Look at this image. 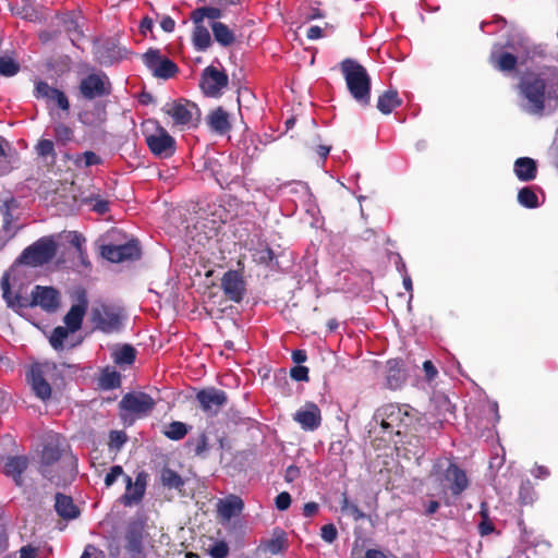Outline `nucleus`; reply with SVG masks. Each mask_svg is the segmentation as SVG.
Returning a JSON list of instances; mask_svg holds the SVG:
<instances>
[{"label": "nucleus", "mask_w": 558, "mask_h": 558, "mask_svg": "<svg viewBox=\"0 0 558 558\" xmlns=\"http://www.w3.org/2000/svg\"><path fill=\"white\" fill-rule=\"evenodd\" d=\"M0 287L2 290V298L7 305L11 308H26L32 307V298L23 296L21 293L13 294L11 292L9 275L5 274L0 280Z\"/></svg>", "instance_id": "nucleus-23"}, {"label": "nucleus", "mask_w": 558, "mask_h": 558, "mask_svg": "<svg viewBox=\"0 0 558 558\" xmlns=\"http://www.w3.org/2000/svg\"><path fill=\"white\" fill-rule=\"evenodd\" d=\"M320 536L327 543H332L338 537V531L332 523H328L322 526Z\"/></svg>", "instance_id": "nucleus-54"}, {"label": "nucleus", "mask_w": 558, "mask_h": 558, "mask_svg": "<svg viewBox=\"0 0 558 558\" xmlns=\"http://www.w3.org/2000/svg\"><path fill=\"white\" fill-rule=\"evenodd\" d=\"M207 123L211 131L220 135H225L231 130L229 114L222 107L216 108L207 116Z\"/></svg>", "instance_id": "nucleus-28"}, {"label": "nucleus", "mask_w": 558, "mask_h": 558, "mask_svg": "<svg viewBox=\"0 0 558 558\" xmlns=\"http://www.w3.org/2000/svg\"><path fill=\"white\" fill-rule=\"evenodd\" d=\"M244 508L243 500L235 495H231L225 500L220 501L219 512L226 519H231L239 515Z\"/></svg>", "instance_id": "nucleus-34"}, {"label": "nucleus", "mask_w": 558, "mask_h": 558, "mask_svg": "<svg viewBox=\"0 0 558 558\" xmlns=\"http://www.w3.org/2000/svg\"><path fill=\"white\" fill-rule=\"evenodd\" d=\"M535 490L532 482L525 480L521 483L519 488V500L521 505H532L535 499Z\"/></svg>", "instance_id": "nucleus-47"}, {"label": "nucleus", "mask_w": 558, "mask_h": 558, "mask_svg": "<svg viewBox=\"0 0 558 558\" xmlns=\"http://www.w3.org/2000/svg\"><path fill=\"white\" fill-rule=\"evenodd\" d=\"M59 304V291L52 287L36 286L32 291V307L38 305L45 311L53 312Z\"/></svg>", "instance_id": "nucleus-20"}, {"label": "nucleus", "mask_w": 558, "mask_h": 558, "mask_svg": "<svg viewBox=\"0 0 558 558\" xmlns=\"http://www.w3.org/2000/svg\"><path fill=\"white\" fill-rule=\"evenodd\" d=\"M300 476V469L295 465H289L286 470L284 480L288 483H292Z\"/></svg>", "instance_id": "nucleus-64"}, {"label": "nucleus", "mask_w": 558, "mask_h": 558, "mask_svg": "<svg viewBox=\"0 0 558 558\" xmlns=\"http://www.w3.org/2000/svg\"><path fill=\"white\" fill-rule=\"evenodd\" d=\"M143 61L158 78L168 80L179 72L178 65L168 57L162 56L159 49H148L143 54Z\"/></svg>", "instance_id": "nucleus-11"}, {"label": "nucleus", "mask_w": 558, "mask_h": 558, "mask_svg": "<svg viewBox=\"0 0 558 558\" xmlns=\"http://www.w3.org/2000/svg\"><path fill=\"white\" fill-rule=\"evenodd\" d=\"M77 88L80 95L85 100L107 97L112 93L110 78L102 71L93 72L84 76L80 81Z\"/></svg>", "instance_id": "nucleus-7"}, {"label": "nucleus", "mask_w": 558, "mask_h": 558, "mask_svg": "<svg viewBox=\"0 0 558 558\" xmlns=\"http://www.w3.org/2000/svg\"><path fill=\"white\" fill-rule=\"evenodd\" d=\"M520 96L526 101L523 109L533 116H543L546 99L558 100V76L547 83L541 74L529 72L518 84Z\"/></svg>", "instance_id": "nucleus-2"}, {"label": "nucleus", "mask_w": 558, "mask_h": 558, "mask_svg": "<svg viewBox=\"0 0 558 558\" xmlns=\"http://www.w3.org/2000/svg\"><path fill=\"white\" fill-rule=\"evenodd\" d=\"M222 11L216 7H201L191 12L190 19L193 23H203L204 19L218 20Z\"/></svg>", "instance_id": "nucleus-40"}, {"label": "nucleus", "mask_w": 558, "mask_h": 558, "mask_svg": "<svg viewBox=\"0 0 558 558\" xmlns=\"http://www.w3.org/2000/svg\"><path fill=\"white\" fill-rule=\"evenodd\" d=\"M57 243L52 236H43L27 246L19 257V262L32 267L43 266L56 256Z\"/></svg>", "instance_id": "nucleus-5"}, {"label": "nucleus", "mask_w": 558, "mask_h": 558, "mask_svg": "<svg viewBox=\"0 0 558 558\" xmlns=\"http://www.w3.org/2000/svg\"><path fill=\"white\" fill-rule=\"evenodd\" d=\"M3 137L0 136V177L8 174L12 169L3 147Z\"/></svg>", "instance_id": "nucleus-57"}, {"label": "nucleus", "mask_w": 558, "mask_h": 558, "mask_svg": "<svg viewBox=\"0 0 558 558\" xmlns=\"http://www.w3.org/2000/svg\"><path fill=\"white\" fill-rule=\"evenodd\" d=\"M341 511L351 515L354 521H360L365 518L364 512L357 507V505L351 502L345 494L341 500Z\"/></svg>", "instance_id": "nucleus-48"}, {"label": "nucleus", "mask_w": 558, "mask_h": 558, "mask_svg": "<svg viewBox=\"0 0 558 558\" xmlns=\"http://www.w3.org/2000/svg\"><path fill=\"white\" fill-rule=\"evenodd\" d=\"M13 202H14V199L12 198L10 202L9 201L3 202V204L0 206V211L3 215L5 229L9 227V225L11 223V220H12V215L10 213V203H13Z\"/></svg>", "instance_id": "nucleus-60"}, {"label": "nucleus", "mask_w": 558, "mask_h": 558, "mask_svg": "<svg viewBox=\"0 0 558 558\" xmlns=\"http://www.w3.org/2000/svg\"><path fill=\"white\" fill-rule=\"evenodd\" d=\"M413 420L414 414L408 404H384L374 413V421L389 436L405 434Z\"/></svg>", "instance_id": "nucleus-4"}, {"label": "nucleus", "mask_w": 558, "mask_h": 558, "mask_svg": "<svg viewBox=\"0 0 558 558\" xmlns=\"http://www.w3.org/2000/svg\"><path fill=\"white\" fill-rule=\"evenodd\" d=\"M480 513L482 521L478 524V532L482 536L489 535L495 530L494 523L490 521L486 509L482 508Z\"/></svg>", "instance_id": "nucleus-51"}, {"label": "nucleus", "mask_w": 558, "mask_h": 558, "mask_svg": "<svg viewBox=\"0 0 558 558\" xmlns=\"http://www.w3.org/2000/svg\"><path fill=\"white\" fill-rule=\"evenodd\" d=\"M101 256L111 263L136 260L142 251L137 240H130L121 245L106 244L101 246Z\"/></svg>", "instance_id": "nucleus-13"}, {"label": "nucleus", "mask_w": 558, "mask_h": 558, "mask_svg": "<svg viewBox=\"0 0 558 558\" xmlns=\"http://www.w3.org/2000/svg\"><path fill=\"white\" fill-rule=\"evenodd\" d=\"M228 84V74L223 70H218L214 65L205 68L201 74L199 88L207 97H220L222 95V89L226 88Z\"/></svg>", "instance_id": "nucleus-9"}, {"label": "nucleus", "mask_w": 558, "mask_h": 558, "mask_svg": "<svg viewBox=\"0 0 558 558\" xmlns=\"http://www.w3.org/2000/svg\"><path fill=\"white\" fill-rule=\"evenodd\" d=\"M33 95L36 99L45 100L48 109L53 105V107L69 114L71 105L66 94L57 87L50 86L46 81L37 80L35 82Z\"/></svg>", "instance_id": "nucleus-10"}, {"label": "nucleus", "mask_w": 558, "mask_h": 558, "mask_svg": "<svg viewBox=\"0 0 558 558\" xmlns=\"http://www.w3.org/2000/svg\"><path fill=\"white\" fill-rule=\"evenodd\" d=\"M518 202L526 208L538 207V197L534 190L530 186H524L518 192Z\"/></svg>", "instance_id": "nucleus-45"}, {"label": "nucleus", "mask_w": 558, "mask_h": 558, "mask_svg": "<svg viewBox=\"0 0 558 558\" xmlns=\"http://www.w3.org/2000/svg\"><path fill=\"white\" fill-rule=\"evenodd\" d=\"M386 386L389 389H399L405 381V372L402 367V361L392 359L387 362Z\"/></svg>", "instance_id": "nucleus-26"}, {"label": "nucleus", "mask_w": 558, "mask_h": 558, "mask_svg": "<svg viewBox=\"0 0 558 558\" xmlns=\"http://www.w3.org/2000/svg\"><path fill=\"white\" fill-rule=\"evenodd\" d=\"M21 70V64L15 58V52H5L0 56V76L12 77Z\"/></svg>", "instance_id": "nucleus-35"}, {"label": "nucleus", "mask_w": 558, "mask_h": 558, "mask_svg": "<svg viewBox=\"0 0 558 558\" xmlns=\"http://www.w3.org/2000/svg\"><path fill=\"white\" fill-rule=\"evenodd\" d=\"M229 554V547L228 545L220 541V542H217L215 543L210 548H209V555L213 557V558H226Z\"/></svg>", "instance_id": "nucleus-53"}, {"label": "nucleus", "mask_w": 558, "mask_h": 558, "mask_svg": "<svg viewBox=\"0 0 558 558\" xmlns=\"http://www.w3.org/2000/svg\"><path fill=\"white\" fill-rule=\"evenodd\" d=\"M87 311V300L82 298L78 303L71 306L65 314L63 322L68 328L73 332L81 329L84 316Z\"/></svg>", "instance_id": "nucleus-25"}, {"label": "nucleus", "mask_w": 558, "mask_h": 558, "mask_svg": "<svg viewBox=\"0 0 558 558\" xmlns=\"http://www.w3.org/2000/svg\"><path fill=\"white\" fill-rule=\"evenodd\" d=\"M490 63L501 72H511L518 65V58L511 52L500 51L490 56Z\"/></svg>", "instance_id": "nucleus-33"}, {"label": "nucleus", "mask_w": 558, "mask_h": 558, "mask_svg": "<svg viewBox=\"0 0 558 558\" xmlns=\"http://www.w3.org/2000/svg\"><path fill=\"white\" fill-rule=\"evenodd\" d=\"M126 434L122 430H111L109 434V446L119 450L126 442Z\"/></svg>", "instance_id": "nucleus-52"}, {"label": "nucleus", "mask_w": 558, "mask_h": 558, "mask_svg": "<svg viewBox=\"0 0 558 558\" xmlns=\"http://www.w3.org/2000/svg\"><path fill=\"white\" fill-rule=\"evenodd\" d=\"M221 289L225 296L234 302L240 303L246 294V282L240 270H228L221 278Z\"/></svg>", "instance_id": "nucleus-15"}, {"label": "nucleus", "mask_w": 558, "mask_h": 558, "mask_svg": "<svg viewBox=\"0 0 558 558\" xmlns=\"http://www.w3.org/2000/svg\"><path fill=\"white\" fill-rule=\"evenodd\" d=\"M192 44L197 51H206L211 45L210 33L203 23H193Z\"/></svg>", "instance_id": "nucleus-32"}, {"label": "nucleus", "mask_w": 558, "mask_h": 558, "mask_svg": "<svg viewBox=\"0 0 558 558\" xmlns=\"http://www.w3.org/2000/svg\"><path fill=\"white\" fill-rule=\"evenodd\" d=\"M70 333H72V331L66 326L56 327L52 330L51 336L49 337V342L51 347L57 351L64 350V348L66 347L65 341Z\"/></svg>", "instance_id": "nucleus-42"}, {"label": "nucleus", "mask_w": 558, "mask_h": 558, "mask_svg": "<svg viewBox=\"0 0 558 558\" xmlns=\"http://www.w3.org/2000/svg\"><path fill=\"white\" fill-rule=\"evenodd\" d=\"M166 113L169 114L175 125L194 126V113L198 114V108L194 104L173 101L168 105Z\"/></svg>", "instance_id": "nucleus-18"}, {"label": "nucleus", "mask_w": 558, "mask_h": 558, "mask_svg": "<svg viewBox=\"0 0 558 558\" xmlns=\"http://www.w3.org/2000/svg\"><path fill=\"white\" fill-rule=\"evenodd\" d=\"M92 320L97 329L106 333L118 331L122 326L120 312L106 304L92 310Z\"/></svg>", "instance_id": "nucleus-12"}, {"label": "nucleus", "mask_w": 558, "mask_h": 558, "mask_svg": "<svg viewBox=\"0 0 558 558\" xmlns=\"http://www.w3.org/2000/svg\"><path fill=\"white\" fill-rule=\"evenodd\" d=\"M196 400L202 410L210 415H216L228 402L227 393L215 387L199 390Z\"/></svg>", "instance_id": "nucleus-16"}, {"label": "nucleus", "mask_w": 558, "mask_h": 558, "mask_svg": "<svg viewBox=\"0 0 558 558\" xmlns=\"http://www.w3.org/2000/svg\"><path fill=\"white\" fill-rule=\"evenodd\" d=\"M53 136L58 144L66 145L74 140V130L65 123L59 122L53 126Z\"/></svg>", "instance_id": "nucleus-43"}, {"label": "nucleus", "mask_w": 558, "mask_h": 558, "mask_svg": "<svg viewBox=\"0 0 558 558\" xmlns=\"http://www.w3.org/2000/svg\"><path fill=\"white\" fill-rule=\"evenodd\" d=\"M339 65L352 98L362 107L369 106L372 80L366 68L351 58L343 59Z\"/></svg>", "instance_id": "nucleus-3"}, {"label": "nucleus", "mask_w": 558, "mask_h": 558, "mask_svg": "<svg viewBox=\"0 0 558 558\" xmlns=\"http://www.w3.org/2000/svg\"><path fill=\"white\" fill-rule=\"evenodd\" d=\"M401 105L402 99L399 97L397 89L390 88L378 96L376 107L383 114H389Z\"/></svg>", "instance_id": "nucleus-30"}, {"label": "nucleus", "mask_w": 558, "mask_h": 558, "mask_svg": "<svg viewBox=\"0 0 558 558\" xmlns=\"http://www.w3.org/2000/svg\"><path fill=\"white\" fill-rule=\"evenodd\" d=\"M293 420L300 424L304 430H316L322 425V412L314 402H306L303 408L293 414Z\"/></svg>", "instance_id": "nucleus-19"}, {"label": "nucleus", "mask_w": 558, "mask_h": 558, "mask_svg": "<svg viewBox=\"0 0 558 558\" xmlns=\"http://www.w3.org/2000/svg\"><path fill=\"white\" fill-rule=\"evenodd\" d=\"M109 205L110 203L108 201L98 198L93 204V210L100 215H104L109 211Z\"/></svg>", "instance_id": "nucleus-62"}, {"label": "nucleus", "mask_w": 558, "mask_h": 558, "mask_svg": "<svg viewBox=\"0 0 558 558\" xmlns=\"http://www.w3.org/2000/svg\"><path fill=\"white\" fill-rule=\"evenodd\" d=\"M54 510L64 520L76 519L81 513L72 497L62 493H57L54 496Z\"/></svg>", "instance_id": "nucleus-24"}, {"label": "nucleus", "mask_w": 558, "mask_h": 558, "mask_svg": "<svg viewBox=\"0 0 558 558\" xmlns=\"http://www.w3.org/2000/svg\"><path fill=\"white\" fill-rule=\"evenodd\" d=\"M61 29H54V31H43L39 34V39L43 44H47L51 40H54L60 35Z\"/></svg>", "instance_id": "nucleus-61"}, {"label": "nucleus", "mask_w": 558, "mask_h": 558, "mask_svg": "<svg viewBox=\"0 0 558 558\" xmlns=\"http://www.w3.org/2000/svg\"><path fill=\"white\" fill-rule=\"evenodd\" d=\"M35 150L39 157L46 158L51 157L56 159L57 154L54 150V144L51 140L41 138L35 146Z\"/></svg>", "instance_id": "nucleus-49"}, {"label": "nucleus", "mask_w": 558, "mask_h": 558, "mask_svg": "<svg viewBox=\"0 0 558 558\" xmlns=\"http://www.w3.org/2000/svg\"><path fill=\"white\" fill-rule=\"evenodd\" d=\"M256 259L259 264L268 266L275 259V253L269 246H265L257 251Z\"/></svg>", "instance_id": "nucleus-56"}, {"label": "nucleus", "mask_w": 558, "mask_h": 558, "mask_svg": "<svg viewBox=\"0 0 558 558\" xmlns=\"http://www.w3.org/2000/svg\"><path fill=\"white\" fill-rule=\"evenodd\" d=\"M191 426L187 424L180 422V421H173L170 424H168L165 429L162 430V434L170 440H181L183 439L189 432L191 430Z\"/></svg>", "instance_id": "nucleus-39"}, {"label": "nucleus", "mask_w": 558, "mask_h": 558, "mask_svg": "<svg viewBox=\"0 0 558 558\" xmlns=\"http://www.w3.org/2000/svg\"><path fill=\"white\" fill-rule=\"evenodd\" d=\"M155 400L145 392H128L119 403L121 417L126 421V415L132 414L135 417L147 416L155 408Z\"/></svg>", "instance_id": "nucleus-8"}, {"label": "nucleus", "mask_w": 558, "mask_h": 558, "mask_svg": "<svg viewBox=\"0 0 558 558\" xmlns=\"http://www.w3.org/2000/svg\"><path fill=\"white\" fill-rule=\"evenodd\" d=\"M290 376L295 381H308V368L303 365H295L290 369Z\"/></svg>", "instance_id": "nucleus-55"}, {"label": "nucleus", "mask_w": 558, "mask_h": 558, "mask_svg": "<svg viewBox=\"0 0 558 558\" xmlns=\"http://www.w3.org/2000/svg\"><path fill=\"white\" fill-rule=\"evenodd\" d=\"M448 482V489L453 496L461 495L469 487V478L464 470L457 463L450 462L442 474L440 482ZM441 495H447V488H441Z\"/></svg>", "instance_id": "nucleus-17"}, {"label": "nucleus", "mask_w": 558, "mask_h": 558, "mask_svg": "<svg viewBox=\"0 0 558 558\" xmlns=\"http://www.w3.org/2000/svg\"><path fill=\"white\" fill-rule=\"evenodd\" d=\"M121 385V376L114 369H110L109 367L105 368L100 376V386L104 389H114L120 387Z\"/></svg>", "instance_id": "nucleus-46"}, {"label": "nucleus", "mask_w": 558, "mask_h": 558, "mask_svg": "<svg viewBox=\"0 0 558 558\" xmlns=\"http://www.w3.org/2000/svg\"><path fill=\"white\" fill-rule=\"evenodd\" d=\"M85 241L86 240L82 234H80L77 232H73L70 243L76 248V251L78 253L85 248V246H84Z\"/></svg>", "instance_id": "nucleus-63"}, {"label": "nucleus", "mask_w": 558, "mask_h": 558, "mask_svg": "<svg viewBox=\"0 0 558 558\" xmlns=\"http://www.w3.org/2000/svg\"><path fill=\"white\" fill-rule=\"evenodd\" d=\"M287 547V535L280 529L275 530L272 537L262 542V544L259 545V549H262L264 553H269L271 555H278L284 551Z\"/></svg>", "instance_id": "nucleus-29"}, {"label": "nucleus", "mask_w": 558, "mask_h": 558, "mask_svg": "<svg viewBox=\"0 0 558 558\" xmlns=\"http://www.w3.org/2000/svg\"><path fill=\"white\" fill-rule=\"evenodd\" d=\"M73 162L78 168H81V167L88 168L92 166H97V165L102 163V159L96 153L87 150L82 154H77L73 158Z\"/></svg>", "instance_id": "nucleus-44"}, {"label": "nucleus", "mask_w": 558, "mask_h": 558, "mask_svg": "<svg viewBox=\"0 0 558 558\" xmlns=\"http://www.w3.org/2000/svg\"><path fill=\"white\" fill-rule=\"evenodd\" d=\"M215 40L222 47H230L235 43L234 32L225 23L215 21L210 25Z\"/></svg>", "instance_id": "nucleus-31"}, {"label": "nucleus", "mask_w": 558, "mask_h": 558, "mask_svg": "<svg viewBox=\"0 0 558 558\" xmlns=\"http://www.w3.org/2000/svg\"><path fill=\"white\" fill-rule=\"evenodd\" d=\"M275 505L278 510H287L291 505V496L288 492H282L277 495L275 499Z\"/></svg>", "instance_id": "nucleus-59"}, {"label": "nucleus", "mask_w": 558, "mask_h": 558, "mask_svg": "<svg viewBox=\"0 0 558 558\" xmlns=\"http://www.w3.org/2000/svg\"><path fill=\"white\" fill-rule=\"evenodd\" d=\"M136 359V350L131 344H122L113 349L112 360L118 365H132Z\"/></svg>", "instance_id": "nucleus-37"}, {"label": "nucleus", "mask_w": 558, "mask_h": 558, "mask_svg": "<svg viewBox=\"0 0 558 558\" xmlns=\"http://www.w3.org/2000/svg\"><path fill=\"white\" fill-rule=\"evenodd\" d=\"M29 460L26 456H9L4 459L2 473L11 477L19 487L24 485L23 474L28 469Z\"/></svg>", "instance_id": "nucleus-21"}, {"label": "nucleus", "mask_w": 558, "mask_h": 558, "mask_svg": "<svg viewBox=\"0 0 558 558\" xmlns=\"http://www.w3.org/2000/svg\"><path fill=\"white\" fill-rule=\"evenodd\" d=\"M56 368L54 363H34L26 373V380L32 391L44 402L48 401L51 397L52 389L47 377L53 373Z\"/></svg>", "instance_id": "nucleus-6"}, {"label": "nucleus", "mask_w": 558, "mask_h": 558, "mask_svg": "<svg viewBox=\"0 0 558 558\" xmlns=\"http://www.w3.org/2000/svg\"><path fill=\"white\" fill-rule=\"evenodd\" d=\"M161 484L167 488H174L181 490L184 486V481L181 475L170 468H163L160 473Z\"/></svg>", "instance_id": "nucleus-41"}, {"label": "nucleus", "mask_w": 558, "mask_h": 558, "mask_svg": "<svg viewBox=\"0 0 558 558\" xmlns=\"http://www.w3.org/2000/svg\"><path fill=\"white\" fill-rule=\"evenodd\" d=\"M146 144L153 155L159 158H169L175 153V140L162 128L145 137Z\"/></svg>", "instance_id": "nucleus-14"}, {"label": "nucleus", "mask_w": 558, "mask_h": 558, "mask_svg": "<svg viewBox=\"0 0 558 558\" xmlns=\"http://www.w3.org/2000/svg\"><path fill=\"white\" fill-rule=\"evenodd\" d=\"M108 120L107 104L95 102L94 106L78 113V121L87 128H101Z\"/></svg>", "instance_id": "nucleus-22"}, {"label": "nucleus", "mask_w": 558, "mask_h": 558, "mask_svg": "<svg viewBox=\"0 0 558 558\" xmlns=\"http://www.w3.org/2000/svg\"><path fill=\"white\" fill-rule=\"evenodd\" d=\"M123 474V469L121 465H113L110 471L105 476V485L106 487H110L117 481V478Z\"/></svg>", "instance_id": "nucleus-58"}, {"label": "nucleus", "mask_w": 558, "mask_h": 558, "mask_svg": "<svg viewBox=\"0 0 558 558\" xmlns=\"http://www.w3.org/2000/svg\"><path fill=\"white\" fill-rule=\"evenodd\" d=\"M186 445L193 446L194 454L201 457L208 449V438L205 433H202L196 439H189Z\"/></svg>", "instance_id": "nucleus-50"}, {"label": "nucleus", "mask_w": 558, "mask_h": 558, "mask_svg": "<svg viewBox=\"0 0 558 558\" xmlns=\"http://www.w3.org/2000/svg\"><path fill=\"white\" fill-rule=\"evenodd\" d=\"M513 171L521 182H530L537 175V163L533 158L520 157L514 161Z\"/></svg>", "instance_id": "nucleus-27"}, {"label": "nucleus", "mask_w": 558, "mask_h": 558, "mask_svg": "<svg viewBox=\"0 0 558 558\" xmlns=\"http://www.w3.org/2000/svg\"><path fill=\"white\" fill-rule=\"evenodd\" d=\"M125 493L122 495L121 500L124 506H132L140 502L145 494V489H140L133 482L130 475H124Z\"/></svg>", "instance_id": "nucleus-36"}, {"label": "nucleus", "mask_w": 558, "mask_h": 558, "mask_svg": "<svg viewBox=\"0 0 558 558\" xmlns=\"http://www.w3.org/2000/svg\"><path fill=\"white\" fill-rule=\"evenodd\" d=\"M61 27L68 34L73 46H77V41L84 37L78 23L71 15H65L61 19Z\"/></svg>", "instance_id": "nucleus-38"}, {"label": "nucleus", "mask_w": 558, "mask_h": 558, "mask_svg": "<svg viewBox=\"0 0 558 558\" xmlns=\"http://www.w3.org/2000/svg\"><path fill=\"white\" fill-rule=\"evenodd\" d=\"M65 447L64 439L54 434L45 438L40 451L38 472L57 486L66 484L76 474V460L73 457L69 458L66 463L60 462Z\"/></svg>", "instance_id": "nucleus-1"}]
</instances>
